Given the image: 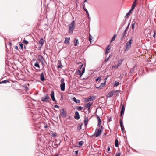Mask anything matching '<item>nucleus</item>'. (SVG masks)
Here are the masks:
<instances>
[{"instance_id": "obj_10", "label": "nucleus", "mask_w": 156, "mask_h": 156, "mask_svg": "<svg viewBox=\"0 0 156 156\" xmlns=\"http://www.w3.org/2000/svg\"><path fill=\"white\" fill-rule=\"evenodd\" d=\"M60 114L63 116V117H65L66 116V112H65L64 109H62L60 111Z\"/></svg>"}, {"instance_id": "obj_34", "label": "nucleus", "mask_w": 156, "mask_h": 156, "mask_svg": "<svg viewBox=\"0 0 156 156\" xmlns=\"http://www.w3.org/2000/svg\"><path fill=\"white\" fill-rule=\"evenodd\" d=\"M83 108V107L81 106H77L76 108V109L78 110H81Z\"/></svg>"}, {"instance_id": "obj_37", "label": "nucleus", "mask_w": 156, "mask_h": 156, "mask_svg": "<svg viewBox=\"0 0 156 156\" xmlns=\"http://www.w3.org/2000/svg\"><path fill=\"white\" fill-rule=\"evenodd\" d=\"M119 84V83L118 82L115 81L114 83V86H117Z\"/></svg>"}, {"instance_id": "obj_19", "label": "nucleus", "mask_w": 156, "mask_h": 156, "mask_svg": "<svg viewBox=\"0 0 156 156\" xmlns=\"http://www.w3.org/2000/svg\"><path fill=\"white\" fill-rule=\"evenodd\" d=\"M98 126H100L101 123V120L98 116Z\"/></svg>"}, {"instance_id": "obj_48", "label": "nucleus", "mask_w": 156, "mask_h": 156, "mask_svg": "<svg viewBox=\"0 0 156 156\" xmlns=\"http://www.w3.org/2000/svg\"><path fill=\"white\" fill-rule=\"evenodd\" d=\"M64 81V79L63 78H62L61 80V83H64L63 82Z\"/></svg>"}, {"instance_id": "obj_21", "label": "nucleus", "mask_w": 156, "mask_h": 156, "mask_svg": "<svg viewBox=\"0 0 156 156\" xmlns=\"http://www.w3.org/2000/svg\"><path fill=\"white\" fill-rule=\"evenodd\" d=\"M69 41H70V38H65V42H66V44H69Z\"/></svg>"}, {"instance_id": "obj_59", "label": "nucleus", "mask_w": 156, "mask_h": 156, "mask_svg": "<svg viewBox=\"0 0 156 156\" xmlns=\"http://www.w3.org/2000/svg\"><path fill=\"white\" fill-rule=\"evenodd\" d=\"M56 136V135L55 134H53V136Z\"/></svg>"}, {"instance_id": "obj_42", "label": "nucleus", "mask_w": 156, "mask_h": 156, "mask_svg": "<svg viewBox=\"0 0 156 156\" xmlns=\"http://www.w3.org/2000/svg\"><path fill=\"white\" fill-rule=\"evenodd\" d=\"M89 41L91 42V40H92V37L91 34H90L89 35Z\"/></svg>"}, {"instance_id": "obj_1", "label": "nucleus", "mask_w": 156, "mask_h": 156, "mask_svg": "<svg viewBox=\"0 0 156 156\" xmlns=\"http://www.w3.org/2000/svg\"><path fill=\"white\" fill-rule=\"evenodd\" d=\"M75 21L73 20L71 23L68 25L69 30L68 33H73V31L75 28Z\"/></svg>"}, {"instance_id": "obj_27", "label": "nucleus", "mask_w": 156, "mask_h": 156, "mask_svg": "<svg viewBox=\"0 0 156 156\" xmlns=\"http://www.w3.org/2000/svg\"><path fill=\"white\" fill-rule=\"evenodd\" d=\"M116 36V34H114L113 36L112 37V38L110 42H112V41H113L115 39Z\"/></svg>"}, {"instance_id": "obj_18", "label": "nucleus", "mask_w": 156, "mask_h": 156, "mask_svg": "<svg viewBox=\"0 0 156 156\" xmlns=\"http://www.w3.org/2000/svg\"><path fill=\"white\" fill-rule=\"evenodd\" d=\"M73 101L76 103H80V101L79 99H76L75 97H73Z\"/></svg>"}, {"instance_id": "obj_44", "label": "nucleus", "mask_w": 156, "mask_h": 156, "mask_svg": "<svg viewBox=\"0 0 156 156\" xmlns=\"http://www.w3.org/2000/svg\"><path fill=\"white\" fill-rule=\"evenodd\" d=\"M83 66V64H81L80 65V66L79 69L80 70L81 69H82V68Z\"/></svg>"}, {"instance_id": "obj_40", "label": "nucleus", "mask_w": 156, "mask_h": 156, "mask_svg": "<svg viewBox=\"0 0 156 156\" xmlns=\"http://www.w3.org/2000/svg\"><path fill=\"white\" fill-rule=\"evenodd\" d=\"M120 125L121 127H122V126H124L123 123L122 122V120L121 119H120Z\"/></svg>"}, {"instance_id": "obj_15", "label": "nucleus", "mask_w": 156, "mask_h": 156, "mask_svg": "<svg viewBox=\"0 0 156 156\" xmlns=\"http://www.w3.org/2000/svg\"><path fill=\"white\" fill-rule=\"evenodd\" d=\"M92 103H90V102L88 103L86 105L85 107L87 108H88V110H89L90 108V106H91V105H92Z\"/></svg>"}, {"instance_id": "obj_29", "label": "nucleus", "mask_w": 156, "mask_h": 156, "mask_svg": "<svg viewBox=\"0 0 156 156\" xmlns=\"http://www.w3.org/2000/svg\"><path fill=\"white\" fill-rule=\"evenodd\" d=\"M126 32H125V31H124L123 32V33L122 34V36L121 37V40L123 39L124 38V37L126 35Z\"/></svg>"}, {"instance_id": "obj_20", "label": "nucleus", "mask_w": 156, "mask_h": 156, "mask_svg": "<svg viewBox=\"0 0 156 156\" xmlns=\"http://www.w3.org/2000/svg\"><path fill=\"white\" fill-rule=\"evenodd\" d=\"M83 9L86 11V13L87 15V17L89 18V14L88 13V10L85 8V6H83Z\"/></svg>"}, {"instance_id": "obj_35", "label": "nucleus", "mask_w": 156, "mask_h": 156, "mask_svg": "<svg viewBox=\"0 0 156 156\" xmlns=\"http://www.w3.org/2000/svg\"><path fill=\"white\" fill-rule=\"evenodd\" d=\"M101 79V76H99L97 78H96L95 80L97 82H98L100 81Z\"/></svg>"}, {"instance_id": "obj_13", "label": "nucleus", "mask_w": 156, "mask_h": 156, "mask_svg": "<svg viewBox=\"0 0 156 156\" xmlns=\"http://www.w3.org/2000/svg\"><path fill=\"white\" fill-rule=\"evenodd\" d=\"M110 45H108L107 47L106 48V49L105 51V54H107L109 53V50H110Z\"/></svg>"}, {"instance_id": "obj_63", "label": "nucleus", "mask_w": 156, "mask_h": 156, "mask_svg": "<svg viewBox=\"0 0 156 156\" xmlns=\"http://www.w3.org/2000/svg\"><path fill=\"white\" fill-rule=\"evenodd\" d=\"M9 44H10V45H11V43H9Z\"/></svg>"}, {"instance_id": "obj_56", "label": "nucleus", "mask_w": 156, "mask_h": 156, "mask_svg": "<svg viewBox=\"0 0 156 156\" xmlns=\"http://www.w3.org/2000/svg\"><path fill=\"white\" fill-rule=\"evenodd\" d=\"M107 150H108V151H109L110 150V147H108L107 148Z\"/></svg>"}, {"instance_id": "obj_61", "label": "nucleus", "mask_w": 156, "mask_h": 156, "mask_svg": "<svg viewBox=\"0 0 156 156\" xmlns=\"http://www.w3.org/2000/svg\"><path fill=\"white\" fill-rule=\"evenodd\" d=\"M87 1V0H85L84 1V2H86Z\"/></svg>"}, {"instance_id": "obj_47", "label": "nucleus", "mask_w": 156, "mask_h": 156, "mask_svg": "<svg viewBox=\"0 0 156 156\" xmlns=\"http://www.w3.org/2000/svg\"><path fill=\"white\" fill-rule=\"evenodd\" d=\"M135 67H134L132 69H131L130 71V73H132L134 71Z\"/></svg>"}, {"instance_id": "obj_26", "label": "nucleus", "mask_w": 156, "mask_h": 156, "mask_svg": "<svg viewBox=\"0 0 156 156\" xmlns=\"http://www.w3.org/2000/svg\"><path fill=\"white\" fill-rule=\"evenodd\" d=\"M122 59H121L119 60L118 62V64H117V65H119V66L120 65L122 64Z\"/></svg>"}, {"instance_id": "obj_53", "label": "nucleus", "mask_w": 156, "mask_h": 156, "mask_svg": "<svg viewBox=\"0 0 156 156\" xmlns=\"http://www.w3.org/2000/svg\"><path fill=\"white\" fill-rule=\"evenodd\" d=\"M112 92H112V93L113 94V95L114 94H115V93H116V91H112Z\"/></svg>"}, {"instance_id": "obj_52", "label": "nucleus", "mask_w": 156, "mask_h": 156, "mask_svg": "<svg viewBox=\"0 0 156 156\" xmlns=\"http://www.w3.org/2000/svg\"><path fill=\"white\" fill-rule=\"evenodd\" d=\"M156 33L155 32H154V34L153 35V36L154 38L155 37Z\"/></svg>"}, {"instance_id": "obj_25", "label": "nucleus", "mask_w": 156, "mask_h": 156, "mask_svg": "<svg viewBox=\"0 0 156 156\" xmlns=\"http://www.w3.org/2000/svg\"><path fill=\"white\" fill-rule=\"evenodd\" d=\"M88 122V121L87 117L86 118H85L84 119V125L85 126L87 125Z\"/></svg>"}, {"instance_id": "obj_64", "label": "nucleus", "mask_w": 156, "mask_h": 156, "mask_svg": "<svg viewBox=\"0 0 156 156\" xmlns=\"http://www.w3.org/2000/svg\"><path fill=\"white\" fill-rule=\"evenodd\" d=\"M103 128V126H101V129Z\"/></svg>"}, {"instance_id": "obj_2", "label": "nucleus", "mask_w": 156, "mask_h": 156, "mask_svg": "<svg viewBox=\"0 0 156 156\" xmlns=\"http://www.w3.org/2000/svg\"><path fill=\"white\" fill-rule=\"evenodd\" d=\"M130 39L129 40V41L127 42L126 46V48L125 51H126L128 50L131 47V44L133 40L131 37L130 38Z\"/></svg>"}, {"instance_id": "obj_50", "label": "nucleus", "mask_w": 156, "mask_h": 156, "mask_svg": "<svg viewBox=\"0 0 156 156\" xmlns=\"http://www.w3.org/2000/svg\"><path fill=\"white\" fill-rule=\"evenodd\" d=\"M54 107L55 108H59V106L58 105H55Z\"/></svg>"}, {"instance_id": "obj_22", "label": "nucleus", "mask_w": 156, "mask_h": 156, "mask_svg": "<svg viewBox=\"0 0 156 156\" xmlns=\"http://www.w3.org/2000/svg\"><path fill=\"white\" fill-rule=\"evenodd\" d=\"M74 45L75 46H77L79 43L78 40L76 38H75L74 41Z\"/></svg>"}, {"instance_id": "obj_7", "label": "nucleus", "mask_w": 156, "mask_h": 156, "mask_svg": "<svg viewBox=\"0 0 156 156\" xmlns=\"http://www.w3.org/2000/svg\"><path fill=\"white\" fill-rule=\"evenodd\" d=\"M74 118L76 120H78L80 118V115L78 111H76L75 112V115L74 116Z\"/></svg>"}, {"instance_id": "obj_28", "label": "nucleus", "mask_w": 156, "mask_h": 156, "mask_svg": "<svg viewBox=\"0 0 156 156\" xmlns=\"http://www.w3.org/2000/svg\"><path fill=\"white\" fill-rule=\"evenodd\" d=\"M131 11L130 10H129V11L126 14V15L125 16V17L126 18H128L129 16V15L131 12Z\"/></svg>"}, {"instance_id": "obj_46", "label": "nucleus", "mask_w": 156, "mask_h": 156, "mask_svg": "<svg viewBox=\"0 0 156 156\" xmlns=\"http://www.w3.org/2000/svg\"><path fill=\"white\" fill-rule=\"evenodd\" d=\"M20 45L21 48L22 49H23V44H22V43L20 44Z\"/></svg>"}, {"instance_id": "obj_60", "label": "nucleus", "mask_w": 156, "mask_h": 156, "mask_svg": "<svg viewBox=\"0 0 156 156\" xmlns=\"http://www.w3.org/2000/svg\"><path fill=\"white\" fill-rule=\"evenodd\" d=\"M116 92L118 93L119 92V90H116Z\"/></svg>"}, {"instance_id": "obj_14", "label": "nucleus", "mask_w": 156, "mask_h": 156, "mask_svg": "<svg viewBox=\"0 0 156 156\" xmlns=\"http://www.w3.org/2000/svg\"><path fill=\"white\" fill-rule=\"evenodd\" d=\"M40 79L42 81H44L45 80L44 77V73L43 72H42L41 74Z\"/></svg>"}, {"instance_id": "obj_32", "label": "nucleus", "mask_w": 156, "mask_h": 156, "mask_svg": "<svg viewBox=\"0 0 156 156\" xmlns=\"http://www.w3.org/2000/svg\"><path fill=\"white\" fill-rule=\"evenodd\" d=\"M115 145L116 147H118V141L117 139H116L115 140Z\"/></svg>"}, {"instance_id": "obj_54", "label": "nucleus", "mask_w": 156, "mask_h": 156, "mask_svg": "<svg viewBox=\"0 0 156 156\" xmlns=\"http://www.w3.org/2000/svg\"><path fill=\"white\" fill-rule=\"evenodd\" d=\"M121 130H122V131H123V130H124V126H122V127H121Z\"/></svg>"}, {"instance_id": "obj_57", "label": "nucleus", "mask_w": 156, "mask_h": 156, "mask_svg": "<svg viewBox=\"0 0 156 156\" xmlns=\"http://www.w3.org/2000/svg\"><path fill=\"white\" fill-rule=\"evenodd\" d=\"M127 30H128V27H127L126 29L125 30H124V31H125V32H126L127 31Z\"/></svg>"}, {"instance_id": "obj_43", "label": "nucleus", "mask_w": 156, "mask_h": 156, "mask_svg": "<svg viewBox=\"0 0 156 156\" xmlns=\"http://www.w3.org/2000/svg\"><path fill=\"white\" fill-rule=\"evenodd\" d=\"M81 128H82L81 126V125L80 126L77 127V129L78 130H80L81 129Z\"/></svg>"}, {"instance_id": "obj_16", "label": "nucleus", "mask_w": 156, "mask_h": 156, "mask_svg": "<svg viewBox=\"0 0 156 156\" xmlns=\"http://www.w3.org/2000/svg\"><path fill=\"white\" fill-rule=\"evenodd\" d=\"M44 41L43 38L40 39L39 41V43L41 45V46L42 47L44 44Z\"/></svg>"}, {"instance_id": "obj_17", "label": "nucleus", "mask_w": 156, "mask_h": 156, "mask_svg": "<svg viewBox=\"0 0 156 156\" xmlns=\"http://www.w3.org/2000/svg\"><path fill=\"white\" fill-rule=\"evenodd\" d=\"M136 0H135L133 2V5L131 9L130 10L131 11H132L134 9L135 7L136 6Z\"/></svg>"}, {"instance_id": "obj_33", "label": "nucleus", "mask_w": 156, "mask_h": 156, "mask_svg": "<svg viewBox=\"0 0 156 156\" xmlns=\"http://www.w3.org/2000/svg\"><path fill=\"white\" fill-rule=\"evenodd\" d=\"M9 81L7 80H4L3 81L0 82V84L2 83H9Z\"/></svg>"}, {"instance_id": "obj_3", "label": "nucleus", "mask_w": 156, "mask_h": 156, "mask_svg": "<svg viewBox=\"0 0 156 156\" xmlns=\"http://www.w3.org/2000/svg\"><path fill=\"white\" fill-rule=\"evenodd\" d=\"M102 131L103 130L101 129H96L95 130L94 134L96 137H97L100 136L101 135Z\"/></svg>"}, {"instance_id": "obj_41", "label": "nucleus", "mask_w": 156, "mask_h": 156, "mask_svg": "<svg viewBox=\"0 0 156 156\" xmlns=\"http://www.w3.org/2000/svg\"><path fill=\"white\" fill-rule=\"evenodd\" d=\"M135 22L132 24V29L133 30H134V29L135 28Z\"/></svg>"}, {"instance_id": "obj_6", "label": "nucleus", "mask_w": 156, "mask_h": 156, "mask_svg": "<svg viewBox=\"0 0 156 156\" xmlns=\"http://www.w3.org/2000/svg\"><path fill=\"white\" fill-rule=\"evenodd\" d=\"M85 70V69L84 67H83L82 68L81 71L79 69L78 71V74L81 76H82L84 73Z\"/></svg>"}, {"instance_id": "obj_51", "label": "nucleus", "mask_w": 156, "mask_h": 156, "mask_svg": "<svg viewBox=\"0 0 156 156\" xmlns=\"http://www.w3.org/2000/svg\"><path fill=\"white\" fill-rule=\"evenodd\" d=\"M62 65H58V68L59 69V68H62Z\"/></svg>"}, {"instance_id": "obj_9", "label": "nucleus", "mask_w": 156, "mask_h": 156, "mask_svg": "<svg viewBox=\"0 0 156 156\" xmlns=\"http://www.w3.org/2000/svg\"><path fill=\"white\" fill-rule=\"evenodd\" d=\"M96 99L95 96H91L90 98L87 99V101H92Z\"/></svg>"}, {"instance_id": "obj_23", "label": "nucleus", "mask_w": 156, "mask_h": 156, "mask_svg": "<svg viewBox=\"0 0 156 156\" xmlns=\"http://www.w3.org/2000/svg\"><path fill=\"white\" fill-rule=\"evenodd\" d=\"M112 91L108 93V94L107 95V96L108 97H112L113 95V94L112 93Z\"/></svg>"}, {"instance_id": "obj_58", "label": "nucleus", "mask_w": 156, "mask_h": 156, "mask_svg": "<svg viewBox=\"0 0 156 156\" xmlns=\"http://www.w3.org/2000/svg\"><path fill=\"white\" fill-rule=\"evenodd\" d=\"M44 128H47V126L46 125V126H44Z\"/></svg>"}, {"instance_id": "obj_62", "label": "nucleus", "mask_w": 156, "mask_h": 156, "mask_svg": "<svg viewBox=\"0 0 156 156\" xmlns=\"http://www.w3.org/2000/svg\"><path fill=\"white\" fill-rule=\"evenodd\" d=\"M53 156H58V154H56V155H55Z\"/></svg>"}, {"instance_id": "obj_55", "label": "nucleus", "mask_w": 156, "mask_h": 156, "mask_svg": "<svg viewBox=\"0 0 156 156\" xmlns=\"http://www.w3.org/2000/svg\"><path fill=\"white\" fill-rule=\"evenodd\" d=\"M15 48L16 50L18 49V46H15Z\"/></svg>"}, {"instance_id": "obj_49", "label": "nucleus", "mask_w": 156, "mask_h": 156, "mask_svg": "<svg viewBox=\"0 0 156 156\" xmlns=\"http://www.w3.org/2000/svg\"><path fill=\"white\" fill-rule=\"evenodd\" d=\"M78 153V150L74 152V154H75V155H76V154H77Z\"/></svg>"}, {"instance_id": "obj_38", "label": "nucleus", "mask_w": 156, "mask_h": 156, "mask_svg": "<svg viewBox=\"0 0 156 156\" xmlns=\"http://www.w3.org/2000/svg\"><path fill=\"white\" fill-rule=\"evenodd\" d=\"M119 66V65H117L113 66H112V68H114L115 69H118Z\"/></svg>"}, {"instance_id": "obj_12", "label": "nucleus", "mask_w": 156, "mask_h": 156, "mask_svg": "<svg viewBox=\"0 0 156 156\" xmlns=\"http://www.w3.org/2000/svg\"><path fill=\"white\" fill-rule=\"evenodd\" d=\"M106 84V81L104 82V83H102L99 87H96V88L97 89H101L103 87L105 86Z\"/></svg>"}, {"instance_id": "obj_8", "label": "nucleus", "mask_w": 156, "mask_h": 156, "mask_svg": "<svg viewBox=\"0 0 156 156\" xmlns=\"http://www.w3.org/2000/svg\"><path fill=\"white\" fill-rule=\"evenodd\" d=\"M50 96L52 100L53 101L56 102V101L54 97V93L53 91H51Z\"/></svg>"}, {"instance_id": "obj_31", "label": "nucleus", "mask_w": 156, "mask_h": 156, "mask_svg": "<svg viewBox=\"0 0 156 156\" xmlns=\"http://www.w3.org/2000/svg\"><path fill=\"white\" fill-rule=\"evenodd\" d=\"M110 58V55L107 58H106L105 59V60L104 61V62H106L107 61H108V60H109Z\"/></svg>"}, {"instance_id": "obj_5", "label": "nucleus", "mask_w": 156, "mask_h": 156, "mask_svg": "<svg viewBox=\"0 0 156 156\" xmlns=\"http://www.w3.org/2000/svg\"><path fill=\"white\" fill-rule=\"evenodd\" d=\"M121 111L120 115L122 116V115L124 114L125 110V107H124V105L122 104V102H121Z\"/></svg>"}, {"instance_id": "obj_11", "label": "nucleus", "mask_w": 156, "mask_h": 156, "mask_svg": "<svg viewBox=\"0 0 156 156\" xmlns=\"http://www.w3.org/2000/svg\"><path fill=\"white\" fill-rule=\"evenodd\" d=\"M60 87L61 91H64L65 89V83H61L60 85Z\"/></svg>"}, {"instance_id": "obj_39", "label": "nucleus", "mask_w": 156, "mask_h": 156, "mask_svg": "<svg viewBox=\"0 0 156 156\" xmlns=\"http://www.w3.org/2000/svg\"><path fill=\"white\" fill-rule=\"evenodd\" d=\"M23 42L24 44H27L28 43V42L26 40H25L24 39L23 41Z\"/></svg>"}, {"instance_id": "obj_45", "label": "nucleus", "mask_w": 156, "mask_h": 156, "mask_svg": "<svg viewBox=\"0 0 156 156\" xmlns=\"http://www.w3.org/2000/svg\"><path fill=\"white\" fill-rule=\"evenodd\" d=\"M116 156H120V153L117 152L116 154Z\"/></svg>"}, {"instance_id": "obj_30", "label": "nucleus", "mask_w": 156, "mask_h": 156, "mask_svg": "<svg viewBox=\"0 0 156 156\" xmlns=\"http://www.w3.org/2000/svg\"><path fill=\"white\" fill-rule=\"evenodd\" d=\"M34 66L36 67L40 68V65L37 61L34 64Z\"/></svg>"}, {"instance_id": "obj_4", "label": "nucleus", "mask_w": 156, "mask_h": 156, "mask_svg": "<svg viewBox=\"0 0 156 156\" xmlns=\"http://www.w3.org/2000/svg\"><path fill=\"white\" fill-rule=\"evenodd\" d=\"M49 98V96L47 94L44 97L41 98V100L43 102H48L49 101L48 99Z\"/></svg>"}, {"instance_id": "obj_36", "label": "nucleus", "mask_w": 156, "mask_h": 156, "mask_svg": "<svg viewBox=\"0 0 156 156\" xmlns=\"http://www.w3.org/2000/svg\"><path fill=\"white\" fill-rule=\"evenodd\" d=\"M39 60L40 61L42 62L43 61H44V58H43L42 56L41 55L40 56V58H39Z\"/></svg>"}, {"instance_id": "obj_24", "label": "nucleus", "mask_w": 156, "mask_h": 156, "mask_svg": "<svg viewBox=\"0 0 156 156\" xmlns=\"http://www.w3.org/2000/svg\"><path fill=\"white\" fill-rule=\"evenodd\" d=\"M84 143V142L83 141H81L80 142H79V144L78 146V147H81L82 146L83 144Z\"/></svg>"}]
</instances>
